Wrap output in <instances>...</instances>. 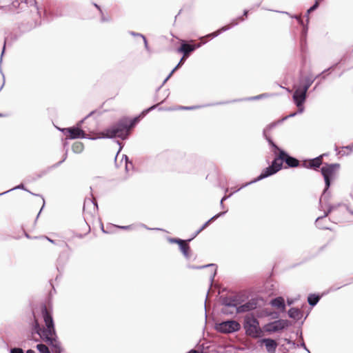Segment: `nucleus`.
Returning <instances> with one entry per match:
<instances>
[{"instance_id": "nucleus-1", "label": "nucleus", "mask_w": 353, "mask_h": 353, "mask_svg": "<svg viewBox=\"0 0 353 353\" xmlns=\"http://www.w3.org/2000/svg\"><path fill=\"white\" fill-rule=\"evenodd\" d=\"M40 312L45 326H42L34 319L32 323V331L33 333L38 334L43 341L55 350L59 348L61 345L57 334L52 316V309L51 307L48 308L45 303H41Z\"/></svg>"}, {"instance_id": "nucleus-2", "label": "nucleus", "mask_w": 353, "mask_h": 353, "mask_svg": "<svg viewBox=\"0 0 353 353\" xmlns=\"http://www.w3.org/2000/svg\"><path fill=\"white\" fill-rule=\"evenodd\" d=\"M140 116L130 119L123 117L116 123L100 132L99 139H113L118 137L121 140H127L130 137V131L140 121Z\"/></svg>"}, {"instance_id": "nucleus-3", "label": "nucleus", "mask_w": 353, "mask_h": 353, "mask_svg": "<svg viewBox=\"0 0 353 353\" xmlns=\"http://www.w3.org/2000/svg\"><path fill=\"white\" fill-rule=\"evenodd\" d=\"M272 144V152L276 157L277 162H282L283 168H295L301 166L299 161L289 152L279 147L276 143Z\"/></svg>"}, {"instance_id": "nucleus-4", "label": "nucleus", "mask_w": 353, "mask_h": 353, "mask_svg": "<svg viewBox=\"0 0 353 353\" xmlns=\"http://www.w3.org/2000/svg\"><path fill=\"white\" fill-rule=\"evenodd\" d=\"M32 6H34L38 14L41 16V11L36 0H12L10 5L8 6H1L0 10L13 14H18L27 7Z\"/></svg>"}, {"instance_id": "nucleus-5", "label": "nucleus", "mask_w": 353, "mask_h": 353, "mask_svg": "<svg viewBox=\"0 0 353 353\" xmlns=\"http://www.w3.org/2000/svg\"><path fill=\"white\" fill-rule=\"evenodd\" d=\"M283 169V165H282V162H277L276 160V157H274L269 165L264 169L262 170L261 172L256 177L254 178L250 182L243 184L241 188H245L246 186L251 185L252 183H256L259 181H261L264 179H266L269 176H271L278 172Z\"/></svg>"}, {"instance_id": "nucleus-6", "label": "nucleus", "mask_w": 353, "mask_h": 353, "mask_svg": "<svg viewBox=\"0 0 353 353\" xmlns=\"http://www.w3.org/2000/svg\"><path fill=\"white\" fill-rule=\"evenodd\" d=\"M340 168L339 163H324L321 165L319 171L323 177L325 184H332L336 178L337 172Z\"/></svg>"}, {"instance_id": "nucleus-7", "label": "nucleus", "mask_w": 353, "mask_h": 353, "mask_svg": "<svg viewBox=\"0 0 353 353\" xmlns=\"http://www.w3.org/2000/svg\"><path fill=\"white\" fill-rule=\"evenodd\" d=\"M292 325L290 321L287 319H277L265 323L262 330L268 334L279 333L287 330Z\"/></svg>"}, {"instance_id": "nucleus-8", "label": "nucleus", "mask_w": 353, "mask_h": 353, "mask_svg": "<svg viewBox=\"0 0 353 353\" xmlns=\"http://www.w3.org/2000/svg\"><path fill=\"white\" fill-rule=\"evenodd\" d=\"M215 328L219 332L233 333L241 329V325L235 320H226L217 323Z\"/></svg>"}, {"instance_id": "nucleus-9", "label": "nucleus", "mask_w": 353, "mask_h": 353, "mask_svg": "<svg viewBox=\"0 0 353 353\" xmlns=\"http://www.w3.org/2000/svg\"><path fill=\"white\" fill-rule=\"evenodd\" d=\"M307 32H308V26L307 25H303V28L301 30L300 39H299L300 52H301L303 62L305 61V54L307 52Z\"/></svg>"}, {"instance_id": "nucleus-10", "label": "nucleus", "mask_w": 353, "mask_h": 353, "mask_svg": "<svg viewBox=\"0 0 353 353\" xmlns=\"http://www.w3.org/2000/svg\"><path fill=\"white\" fill-rule=\"evenodd\" d=\"M327 206V210L324 211V214L322 216H319L316 219L315 224L316 226L321 230H330V228L325 225H321L320 222L321 220H323L325 217L328 216L334 210L337 209L339 207L342 205L341 203H339L336 204H331L330 203L325 204Z\"/></svg>"}, {"instance_id": "nucleus-11", "label": "nucleus", "mask_w": 353, "mask_h": 353, "mask_svg": "<svg viewBox=\"0 0 353 353\" xmlns=\"http://www.w3.org/2000/svg\"><path fill=\"white\" fill-rule=\"evenodd\" d=\"M243 327L246 332L249 334L258 333L261 331L259 321L253 316H248L244 319Z\"/></svg>"}, {"instance_id": "nucleus-12", "label": "nucleus", "mask_w": 353, "mask_h": 353, "mask_svg": "<svg viewBox=\"0 0 353 353\" xmlns=\"http://www.w3.org/2000/svg\"><path fill=\"white\" fill-rule=\"evenodd\" d=\"M294 92L292 94V100L296 107H305L304 104L307 98V93L294 85Z\"/></svg>"}, {"instance_id": "nucleus-13", "label": "nucleus", "mask_w": 353, "mask_h": 353, "mask_svg": "<svg viewBox=\"0 0 353 353\" xmlns=\"http://www.w3.org/2000/svg\"><path fill=\"white\" fill-rule=\"evenodd\" d=\"M69 128L70 129L66 130L68 132L67 137L69 139H88L95 140L97 139L88 137L83 129H78L74 125L69 127Z\"/></svg>"}, {"instance_id": "nucleus-14", "label": "nucleus", "mask_w": 353, "mask_h": 353, "mask_svg": "<svg viewBox=\"0 0 353 353\" xmlns=\"http://www.w3.org/2000/svg\"><path fill=\"white\" fill-rule=\"evenodd\" d=\"M322 164V156H318L315 158L304 159L301 164V167L319 171Z\"/></svg>"}, {"instance_id": "nucleus-15", "label": "nucleus", "mask_w": 353, "mask_h": 353, "mask_svg": "<svg viewBox=\"0 0 353 353\" xmlns=\"http://www.w3.org/2000/svg\"><path fill=\"white\" fill-rule=\"evenodd\" d=\"M219 303L223 307L233 308L240 303V299L236 296L221 295Z\"/></svg>"}, {"instance_id": "nucleus-16", "label": "nucleus", "mask_w": 353, "mask_h": 353, "mask_svg": "<svg viewBox=\"0 0 353 353\" xmlns=\"http://www.w3.org/2000/svg\"><path fill=\"white\" fill-rule=\"evenodd\" d=\"M205 44V42L191 45L185 43L183 41H181V45L176 48V52L179 54H183V55H185L188 53H192L194 52L196 49L201 48L202 46Z\"/></svg>"}, {"instance_id": "nucleus-17", "label": "nucleus", "mask_w": 353, "mask_h": 353, "mask_svg": "<svg viewBox=\"0 0 353 353\" xmlns=\"http://www.w3.org/2000/svg\"><path fill=\"white\" fill-rule=\"evenodd\" d=\"M70 256V254L68 250H65L60 252L57 260V270L60 274L63 273L64 268L69 261Z\"/></svg>"}, {"instance_id": "nucleus-18", "label": "nucleus", "mask_w": 353, "mask_h": 353, "mask_svg": "<svg viewBox=\"0 0 353 353\" xmlns=\"http://www.w3.org/2000/svg\"><path fill=\"white\" fill-rule=\"evenodd\" d=\"M332 184H325L324 188L322 191L321 196L319 198V209L321 210L323 208V203L324 204L330 203V200L331 199L332 194L330 190V188Z\"/></svg>"}, {"instance_id": "nucleus-19", "label": "nucleus", "mask_w": 353, "mask_h": 353, "mask_svg": "<svg viewBox=\"0 0 353 353\" xmlns=\"http://www.w3.org/2000/svg\"><path fill=\"white\" fill-rule=\"evenodd\" d=\"M315 78L312 77H303L302 74L300 75L299 79V83L294 84V85L298 88H301V90L305 91L307 93V90L314 81Z\"/></svg>"}, {"instance_id": "nucleus-20", "label": "nucleus", "mask_w": 353, "mask_h": 353, "mask_svg": "<svg viewBox=\"0 0 353 353\" xmlns=\"http://www.w3.org/2000/svg\"><path fill=\"white\" fill-rule=\"evenodd\" d=\"M188 268L192 270H201L206 268H211V274L210 276V285L213 283L215 276L217 273V265L215 263H209L204 265H188Z\"/></svg>"}, {"instance_id": "nucleus-21", "label": "nucleus", "mask_w": 353, "mask_h": 353, "mask_svg": "<svg viewBox=\"0 0 353 353\" xmlns=\"http://www.w3.org/2000/svg\"><path fill=\"white\" fill-rule=\"evenodd\" d=\"M15 190H24V191H26V192H28L30 193V194H32V195H34V196H41V197L42 198V200H43V205H42V206H41V209H40V210H39V212L38 214L37 215V217H36V219H35V222H36V221H37V219H38V218H39V215H40L41 212H42V210H43V208H44V207H45L46 202H45V199H44V198H43V197L42 196V195H41V194H34V193L31 192L30 190H28L26 188L25 185H24L23 183H20V184H19L18 185H17V186H15V187H14V188H11V189H10V190H7V191H5V192H2V193H0V196L3 195V194H7V193H8V192H11V191Z\"/></svg>"}, {"instance_id": "nucleus-22", "label": "nucleus", "mask_w": 353, "mask_h": 353, "mask_svg": "<svg viewBox=\"0 0 353 353\" xmlns=\"http://www.w3.org/2000/svg\"><path fill=\"white\" fill-rule=\"evenodd\" d=\"M259 342L261 345H265L266 351L268 353L276 352L278 344L275 340L272 339V338H262L259 340Z\"/></svg>"}, {"instance_id": "nucleus-23", "label": "nucleus", "mask_w": 353, "mask_h": 353, "mask_svg": "<svg viewBox=\"0 0 353 353\" xmlns=\"http://www.w3.org/2000/svg\"><path fill=\"white\" fill-rule=\"evenodd\" d=\"M269 304L273 307L279 309L281 312H285L286 310V303L284 298L281 296L272 299Z\"/></svg>"}, {"instance_id": "nucleus-24", "label": "nucleus", "mask_w": 353, "mask_h": 353, "mask_svg": "<svg viewBox=\"0 0 353 353\" xmlns=\"http://www.w3.org/2000/svg\"><path fill=\"white\" fill-rule=\"evenodd\" d=\"M281 123H282V122H280V119H279L276 121L272 122L270 124H268L263 130V136L265 139V140L268 141V145L271 149H272L271 141L272 143H274V141H273L272 137L268 134V132L269 131H270L271 130H272L274 128H275L276 125H280Z\"/></svg>"}, {"instance_id": "nucleus-25", "label": "nucleus", "mask_w": 353, "mask_h": 353, "mask_svg": "<svg viewBox=\"0 0 353 353\" xmlns=\"http://www.w3.org/2000/svg\"><path fill=\"white\" fill-rule=\"evenodd\" d=\"M281 123H282V122H280V119H279L276 121L272 122L270 124H268L263 130V136L265 139V140L268 141V145L271 149H272L271 141L272 143H274V141H273L272 137L268 134V132L269 131H270L271 130H272L274 128H275L276 125H280Z\"/></svg>"}, {"instance_id": "nucleus-26", "label": "nucleus", "mask_w": 353, "mask_h": 353, "mask_svg": "<svg viewBox=\"0 0 353 353\" xmlns=\"http://www.w3.org/2000/svg\"><path fill=\"white\" fill-rule=\"evenodd\" d=\"M230 28H231V27H228L226 26H223L221 27L219 29H218L217 30H216L214 32H212L211 33L207 34L205 36L200 37L199 38V40H203V39H204L205 38L209 39H212L218 37L221 33H223V32L230 30Z\"/></svg>"}, {"instance_id": "nucleus-27", "label": "nucleus", "mask_w": 353, "mask_h": 353, "mask_svg": "<svg viewBox=\"0 0 353 353\" xmlns=\"http://www.w3.org/2000/svg\"><path fill=\"white\" fill-rule=\"evenodd\" d=\"M230 101H219L214 103H210L203 105H192V106H183L181 105L178 108L179 110H196L200 108H204L208 106H213V105H225L230 103Z\"/></svg>"}, {"instance_id": "nucleus-28", "label": "nucleus", "mask_w": 353, "mask_h": 353, "mask_svg": "<svg viewBox=\"0 0 353 353\" xmlns=\"http://www.w3.org/2000/svg\"><path fill=\"white\" fill-rule=\"evenodd\" d=\"M178 246L180 252L182 253L183 256L187 260H189L192 255V250L190 246V243H187V242H183L181 243Z\"/></svg>"}, {"instance_id": "nucleus-29", "label": "nucleus", "mask_w": 353, "mask_h": 353, "mask_svg": "<svg viewBox=\"0 0 353 353\" xmlns=\"http://www.w3.org/2000/svg\"><path fill=\"white\" fill-rule=\"evenodd\" d=\"M254 308V304L250 303H246L244 304H241L240 302L239 304L236 305L235 307L236 314L244 313L246 312H249Z\"/></svg>"}, {"instance_id": "nucleus-30", "label": "nucleus", "mask_w": 353, "mask_h": 353, "mask_svg": "<svg viewBox=\"0 0 353 353\" xmlns=\"http://www.w3.org/2000/svg\"><path fill=\"white\" fill-rule=\"evenodd\" d=\"M288 315L290 319H292L293 320L298 321L301 319L303 314L301 311L298 307H291L288 311Z\"/></svg>"}, {"instance_id": "nucleus-31", "label": "nucleus", "mask_w": 353, "mask_h": 353, "mask_svg": "<svg viewBox=\"0 0 353 353\" xmlns=\"http://www.w3.org/2000/svg\"><path fill=\"white\" fill-rule=\"evenodd\" d=\"M61 15H62L61 11L59 10L58 8L56 11H54V10H51L50 8H48V9L45 8L43 10V16H44V18L47 20V21H50L51 20V19H49V18H52L54 17H59Z\"/></svg>"}, {"instance_id": "nucleus-32", "label": "nucleus", "mask_w": 353, "mask_h": 353, "mask_svg": "<svg viewBox=\"0 0 353 353\" xmlns=\"http://www.w3.org/2000/svg\"><path fill=\"white\" fill-rule=\"evenodd\" d=\"M322 296L319 293H311L307 296V303L311 307H314L317 305Z\"/></svg>"}, {"instance_id": "nucleus-33", "label": "nucleus", "mask_w": 353, "mask_h": 353, "mask_svg": "<svg viewBox=\"0 0 353 353\" xmlns=\"http://www.w3.org/2000/svg\"><path fill=\"white\" fill-rule=\"evenodd\" d=\"M268 96H269V94L263 93V94H259L256 96L250 97H247L245 99H234V100L230 101V103H234V102L242 101H256V100H259V99L266 98Z\"/></svg>"}, {"instance_id": "nucleus-34", "label": "nucleus", "mask_w": 353, "mask_h": 353, "mask_svg": "<svg viewBox=\"0 0 353 353\" xmlns=\"http://www.w3.org/2000/svg\"><path fill=\"white\" fill-rule=\"evenodd\" d=\"M227 212H228V210L216 214L215 215L212 216L210 219H208L207 221H205L200 228L203 230H205L212 222L214 221L218 218L224 216Z\"/></svg>"}, {"instance_id": "nucleus-35", "label": "nucleus", "mask_w": 353, "mask_h": 353, "mask_svg": "<svg viewBox=\"0 0 353 353\" xmlns=\"http://www.w3.org/2000/svg\"><path fill=\"white\" fill-rule=\"evenodd\" d=\"M55 168H51V166H49L45 170H43L42 171H41L39 174H37L35 176H33V177H31V176H28L27 179H26V181L28 182H31V181H36L41 177H43V176L46 175L50 171H51L52 170L54 169Z\"/></svg>"}, {"instance_id": "nucleus-36", "label": "nucleus", "mask_w": 353, "mask_h": 353, "mask_svg": "<svg viewBox=\"0 0 353 353\" xmlns=\"http://www.w3.org/2000/svg\"><path fill=\"white\" fill-rule=\"evenodd\" d=\"M319 7V3L318 1V0H315V2L314 3L313 5H312L306 11V13H305V17H306V19H305V25H307L308 26L309 25V23H310V14L311 12H314L316 10L318 9V8Z\"/></svg>"}, {"instance_id": "nucleus-37", "label": "nucleus", "mask_w": 353, "mask_h": 353, "mask_svg": "<svg viewBox=\"0 0 353 353\" xmlns=\"http://www.w3.org/2000/svg\"><path fill=\"white\" fill-rule=\"evenodd\" d=\"M297 108L298 109H297L296 112H291L290 114L280 119V122L283 123L287 119L294 117L296 116L297 114H302L305 111V107H297Z\"/></svg>"}, {"instance_id": "nucleus-38", "label": "nucleus", "mask_w": 353, "mask_h": 353, "mask_svg": "<svg viewBox=\"0 0 353 353\" xmlns=\"http://www.w3.org/2000/svg\"><path fill=\"white\" fill-rule=\"evenodd\" d=\"M345 61V57H343V58H341L340 59V61L337 63H336L335 64H334L333 65H332L331 67L328 68L327 69H325L324 70L321 74L320 75L322 77V79H325L326 76L328 75L329 74V71L330 70H334L339 64L341 63L343 61Z\"/></svg>"}, {"instance_id": "nucleus-39", "label": "nucleus", "mask_w": 353, "mask_h": 353, "mask_svg": "<svg viewBox=\"0 0 353 353\" xmlns=\"http://www.w3.org/2000/svg\"><path fill=\"white\" fill-rule=\"evenodd\" d=\"M263 314L266 316H270L272 319H279L280 312L276 311H270V310L265 308L263 311Z\"/></svg>"}, {"instance_id": "nucleus-40", "label": "nucleus", "mask_w": 353, "mask_h": 353, "mask_svg": "<svg viewBox=\"0 0 353 353\" xmlns=\"http://www.w3.org/2000/svg\"><path fill=\"white\" fill-rule=\"evenodd\" d=\"M83 148H84V145H83V143H81L80 141H77V142L74 143L72 146V150L73 152L77 153V154L81 153L83 150Z\"/></svg>"}, {"instance_id": "nucleus-41", "label": "nucleus", "mask_w": 353, "mask_h": 353, "mask_svg": "<svg viewBox=\"0 0 353 353\" xmlns=\"http://www.w3.org/2000/svg\"><path fill=\"white\" fill-rule=\"evenodd\" d=\"M36 348L39 353H52L49 348L43 343H39L36 345Z\"/></svg>"}, {"instance_id": "nucleus-42", "label": "nucleus", "mask_w": 353, "mask_h": 353, "mask_svg": "<svg viewBox=\"0 0 353 353\" xmlns=\"http://www.w3.org/2000/svg\"><path fill=\"white\" fill-rule=\"evenodd\" d=\"M221 312L225 315H233L236 314L235 307L230 308L228 307H223L221 310Z\"/></svg>"}, {"instance_id": "nucleus-43", "label": "nucleus", "mask_w": 353, "mask_h": 353, "mask_svg": "<svg viewBox=\"0 0 353 353\" xmlns=\"http://www.w3.org/2000/svg\"><path fill=\"white\" fill-rule=\"evenodd\" d=\"M167 241L171 243V244H177L178 245L181 243H183L185 242L184 239H181L180 238H178V237H171V236H167L166 238Z\"/></svg>"}, {"instance_id": "nucleus-44", "label": "nucleus", "mask_w": 353, "mask_h": 353, "mask_svg": "<svg viewBox=\"0 0 353 353\" xmlns=\"http://www.w3.org/2000/svg\"><path fill=\"white\" fill-rule=\"evenodd\" d=\"M281 12L288 14L291 18L295 19L297 21V22L299 23V24L301 26V28H303V25H305V23H304V22H303V17H299L296 14L292 15L290 13H288V12Z\"/></svg>"}, {"instance_id": "nucleus-45", "label": "nucleus", "mask_w": 353, "mask_h": 353, "mask_svg": "<svg viewBox=\"0 0 353 353\" xmlns=\"http://www.w3.org/2000/svg\"><path fill=\"white\" fill-rule=\"evenodd\" d=\"M94 111H92L90 112L87 116H85L84 118H83L82 119H81L80 121H79L74 126L78 128V129H83L82 128V125L83 123H84V121L88 118L90 117L91 115H92L94 114Z\"/></svg>"}, {"instance_id": "nucleus-46", "label": "nucleus", "mask_w": 353, "mask_h": 353, "mask_svg": "<svg viewBox=\"0 0 353 353\" xmlns=\"http://www.w3.org/2000/svg\"><path fill=\"white\" fill-rule=\"evenodd\" d=\"M184 61V57H182L179 60V63L176 64V65L170 72V77H172L173 74L183 65Z\"/></svg>"}, {"instance_id": "nucleus-47", "label": "nucleus", "mask_w": 353, "mask_h": 353, "mask_svg": "<svg viewBox=\"0 0 353 353\" xmlns=\"http://www.w3.org/2000/svg\"><path fill=\"white\" fill-rule=\"evenodd\" d=\"M244 21V18H243L242 16H239L236 19H232V21L230 22L231 26H227L231 27V28H232V27L237 26L239 24V21Z\"/></svg>"}, {"instance_id": "nucleus-48", "label": "nucleus", "mask_w": 353, "mask_h": 353, "mask_svg": "<svg viewBox=\"0 0 353 353\" xmlns=\"http://www.w3.org/2000/svg\"><path fill=\"white\" fill-rule=\"evenodd\" d=\"M68 149L67 148V149L65 150V154H63V159H62L61 161H59V162H57V163H54V164L52 165H51V168H57V167H59L60 165H61V164H62V163H63L66 160V159H67V156H68Z\"/></svg>"}, {"instance_id": "nucleus-49", "label": "nucleus", "mask_w": 353, "mask_h": 353, "mask_svg": "<svg viewBox=\"0 0 353 353\" xmlns=\"http://www.w3.org/2000/svg\"><path fill=\"white\" fill-rule=\"evenodd\" d=\"M294 347H302L305 350L307 353H310V350L307 347L303 339H301V342L299 343H296Z\"/></svg>"}, {"instance_id": "nucleus-50", "label": "nucleus", "mask_w": 353, "mask_h": 353, "mask_svg": "<svg viewBox=\"0 0 353 353\" xmlns=\"http://www.w3.org/2000/svg\"><path fill=\"white\" fill-rule=\"evenodd\" d=\"M110 226L111 227H114V228H119V229H121V230H130V229H132L133 228V225H119L111 224Z\"/></svg>"}, {"instance_id": "nucleus-51", "label": "nucleus", "mask_w": 353, "mask_h": 353, "mask_svg": "<svg viewBox=\"0 0 353 353\" xmlns=\"http://www.w3.org/2000/svg\"><path fill=\"white\" fill-rule=\"evenodd\" d=\"M157 105H158L157 104H154V105H151L150 107L143 110V112H141V114H143V115L147 114L148 113H149L152 110L156 109Z\"/></svg>"}, {"instance_id": "nucleus-52", "label": "nucleus", "mask_w": 353, "mask_h": 353, "mask_svg": "<svg viewBox=\"0 0 353 353\" xmlns=\"http://www.w3.org/2000/svg\"><path fill=\"white\" fill-rule=\"evenodd\" d=\"M296 336L299 339H303V331L301 327H299L296 332Z\"/></svg>"}, {"instance_id": "nucleus-53", "label": "nucleus", "mask_w": 353, "mask_h": 353, "mask_svg": "<svg viewBox=\"0 0 353 353\" xmlns=\"http://www.w3.org/2000/svg\"><path fill=\"white\" fill-rule=\"evenodd\" d=\"M100 14H101V22H108V21H110V20H111L110 17H105L104 15L103 12H101L100 13Z\"/></svg>"}, {"instance_id": "nucleus-54", "label": "nucleus", "mask_w": 353, "mask_h": 353, "mask_svg": "<svg viewBox=\"0 0 353 353\" xmlns=\"http://www.w3.org/2000/svg\"><path fill=\"white\" fill-rule=\"evenodd\" d=\"M143 41L144 47H145V49L146 50V51L148 52H150L151 50H150V46L148 45V41L147 38L146 37H143Z\"/></svg>"}, {"instance_id": "nucleus-55", "label": "nucleus", "mask_w": 353, "mask_h": 353, "mask_svg": "<svg viewBox=\"0 0 353 353\" xmlns=\"http://www.w3.org/2000/svg\"><path fill=\"white\" fill-rule=\"evenodd\" d=\"M6 42H7V38H5L4 39V43H3V48H2V50H1V56H0V63H1L2 61V58H3V56L6 52Z\"/></svg>"}, {"instance_id": "nucleus-56", "label": "nucleus", "mask_w": 353, "mask_h": 353, "mask_svg": "<svg viewBox=\"0 0 353 353\" xmlns=\"http://www.w3.org/2000/svg\"><path fill=\"white\" fill-rule=\"evenodd\" d=\"M242 188H241V187L239 188H238L236 190L234 191L233 192H232L231 194H230L229 195H224L221 199V201L223 202L224 201L227 200L228 198H230L234 193L239 191L240 190H241Z\"/></svg>"}, {"instance_id": "nucleus-57", "label": "nucleus", "mask_w": 353, "mask_h": 353, "mask_svg": "<svg viewBox=\"0 0 353 353\" xmlns=\"http://www.w3.org/2000/svg\"><path fill=\"white\" fill-rule=\"evenodd\" d=\"M117 143L119 145V150L117 151V154H116V157H115V159H114V161H115V163L117 164V156L119 154V153L122 150V148L124 145L123 143H121L119 141H117Z\"/></svg>"}, {"instance_id": "nucleus-58", "label": "nucleus", "mask_w": 353, "mask_h": 353, "mask_svg": "<svg viewBox=\"0 0 353 353\" xmlns=\"http://www.w3.org/2000/svg\"><path fill=\"white\" fill-rule=\"evenodd\" d=\"M10 353H24L21 348L13 347L10 350Z\"/></svg>"}, {"instance_id": "nucleus-59", "label": "nucleus", "mask_w": 353, "mask_h": 353, "mask_svg": "<svg viewBox=\"0 0 353 353\" xmlns=\"http://www.w3.org/2000/svg\"><path fill=\"white\" fill-rule=\"evenodd\" d=\"M129 33H130V34H131L133 37H139L142 38V39H143V37H145V36L143 35V34L136 32L134 31H130Z\"/></svg>"}, {"instance_id": "nucleus-60", "label": "nucleus", "mask_w": 353, "mask_h": 353, "mask_svg": "<svg viewBox=\"0 0 353 353\" xmlns=\"http://www.w3.org/2000/svg\"><path fill=\"white\" fill-rule=\"evenodd\" d=\"M123 160H124V161H125V163H130V165L131 166H133V164H132V163L130 161L129 157H128V155H126V154H123V155H122L121 161H123Z\"/></svg>"}, {"instance_id": "nucleus-61", "label": "nucleus", "mask_w": 353, "mask_h": 353, "mask_svg": "<svg viewBox=\"0 0 353 353\" xmlns=\"http://www.w3.org/2000/svg\"><path fill=\"white\" fill-rule=\"evenodd\" d=\"M284 341L288 344L292 345L293 347H295V345H296V343H295L294 341H292L290 339L285 338Z\"/></svg>"}, {"instance_id": "nucleus-62", "label": "nucleus", "mask_w": 353, "mask_h": 353, "mask_svg": "<svg viewBox=\"0 0 353 353\" xmlns=\"http://www.w3.org/2000/svg\"><path fill=\"white\" fill-rule=\"evenodd\" d=\"M69 127L68 128H58V130L61 131L64 135L68 136L67 130H70Z\"/></svg>"}, {"instance_id": "nucleus-63", "label": "nucleus", "mask_w": 353, "mask_h": 353, "mask_svg": "<svg viewBox=\"0 0 353 353\" xmlns=\"http://www.w3.org/2000/svg\"><path fill=\"white\" fill-rule=\"evenodd\" d=\"M170 77H170V74H169L167 76V77L163 80L162 84L159 88H157L156 91L158 92Z\"/></svg>"}, {"instance_id": "nucleus-64", "label": "nucleus", "mask_w": 353, "mask_h": 353, "mask_svg": "<svg viewBox=\"0 0 353 353\" xmlns=\"http://www.w3.org/2000/svg\"><path fill=\"white\" fill-rule=\"evenodd\" d=\"M197 236L193 233L191 237H190L188 239H184L185 242H187V243H190L194 238H196Z\"/></svg>"}]
</instances>
